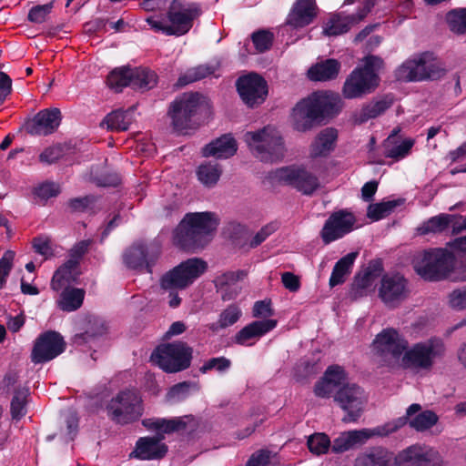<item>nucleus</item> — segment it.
Listing matches in <instances>:
<instances>
[{
	"label": "nucleus",
	"mask_w": 466,
	"mask_h": 466,
	"mask_svg": "<svg viewBox=\"0 0 466 466\" xmlns=\"http://www.w3.org/2000/svg\"><path fill=\"white\" fill-rule=\"evenodd\" d=\"M341 110V99L332 92H314L301 99L293 108L292 127L299 132H307L326 120L334 117Z\"/></svg>",
	"instance_id": "nucleus-1"
},
{
	"label": "nucleus",
	"mask_w": 466,
	"mask_h": 466,
	"mask_svg": "<svg viewBox=\"0 0 466 466\" xmlns=\"http://www.w3.org/2000/svg\"><path fill=\"white\" fill-rule=\"evenodd\" d=\"M218 226V218L213 212L188 213L174 231V244L186 251L202 248L211 240Z\"/></svg>",
	"instance_id": "nucleus-2"
},
{
	"label": "nucleus",
	"mask_w": 466,
	"mask_h": 466,
	"mask_svg": "<svg viewBox=\"0 0 466 466\" xmlns=\"http://www.w3.org/2000/svg\"><path fill=\"white\" fill-rule=\"evenodd\" d=\"M192 416L177 417L173 419L151 418L142 420V424L149 431H157V437L139 438L136 444V450L132 452L140 460H157L163 458L167 447L161 443L165 433H172L185 430L187 423L193 421Z\"/></svg>",
	"instance_id": "nucleus-3"
},
{
	"label": "nucleus",
	"mask_w": 466,
	"mask_h": 466,
	"mask_svg": "<svg viewBox=\"0 0 466 466\" xmlns=\"http://www.w3.org/2000/svg\"><path fill=\"white\" fill-rule=\"evenodd\" d=\"M210 109L208 98L198 92H187L170 103L167 116L175 131L186 133L196 129L200 116Z\"/></svg>",
	"instance_id": "nucleus-4"
},
{
	"label": "nucleus",
	"mask_w": 466,
	"mask_h": 466,
	"mask_svg": "<svg viewBox=\"0 0 466 466\" xmlns=\"http://www.w3.org/2000/svg\"><path fill=\"white\" fill-rule=\"evenodd\" d=\"M203 14L202 5L197 2L173 0L167 13V21L147 18L148 25L167 35L181 36L193 27L194 22Z\"/></svg>",
	"instance_id": "nucleus-5"
},
{
	"label": "nucleus",
	"mask_w": 466,
	"mask_h": 466,
	"mask_svg": "<svg viewBox=\"0 0 466 466\" xmlns=\"http://www.w3.org/2000/svg\"><path fill=\"white\" fill-rule=\"evenodd\" d=\"M383 66L381 58L368 56L364 65L356 67L346 78L342 95L347 99L362 97L372 93L380 85L379 72Z\"/></svg>",
	"instance_id": "nucleus-6"
},
{
	"label": "nucleus",
	"mask_w": 466,
	"mask_h": 466,
	"mask_svg": "<svg viewBox=\"0 0 466 466\" xmlns=\"http://www.w3.org/2000/svg\"><path fill=\"white\" fill-rule=\"evenodd\" d=\"M207 268L206 261L193 258L181 262L163 275L160 279V286L165 290H170L168 294L169 307L177 308L181 303V298L174 289H186L199 278L207 270Z\"/></svg>",
	"instance_id": "nucleus-7"
},
{
	"label": "nucleus",
	"mask_w": 466,
	"mask_h": 466,
	"mask_svg": "<svg viewBox=\"0 0 466 466\" xmlns=\"http://www.w3.org/2000/svg\"><path fill=\"white\" fill-rule=\"evenodd\" d=\"M416 273L428 281L447 279L453 271L455 257L444 248H431L419 252L413 258Z\"/></svg>",
	"instance_id": "nucleus-8"
},
{
	"label": "nucleus",
	"mask_w": 466,
	"mask_h": 466,
	"mask_svg": "<svg viewBox=\"0 0 466 466\" xmlns=\"http://www.w3.org/2000/svg\"><path fill=\"white\" fill-rule=\"evenodd\" d=\"M243 138L252 154L262 162H277L285 156L283 138L273 127L248 131L244 134Z\"/></svg>",
	"instance_id": "nucleus-9"
},
{
	"label": "nucleus",
	"mask_w": 466,
	"mask_h": 466,
	"mask_svg": "<svg viewBox=\"0 0 466 466\" xmlns=\"http://www.w3.org/2000/svg\"><path fill=\"white\" fill-rule=\"evenodd\" d=\"M446 347L440 338H431L417 342L405 350L401 358V365L414 371L430 370L437 360L444 357Z\"/></svg>",
	"instance_id": "nucleus-10"
},
{
	"label": "nucleus",
	"mask_w": 466,
	"mask_h": 466,
	"mask_svg": "<svg viewBox=\"0 0 466 466\" xmlns=\"http://www.w3.org/2000/svg\"><path fill=\"white\" fill-rule=\"evenodd\" d=\"M408 346L405 337L393 328L382 329L372 342L375 356L383 365L389 367L400 362Z\"/></svg>",
	"instance_id": "nucleus-11"
},
{
	"label": "nucleus",
	"mask_w": 466,
	"mask_h": 466,
	"mask_svg": "<svg viewBox=\"0 0 466 466\" xmlns=\"http://www.w3.org/2000/svg\"><path fill=\"white\" fill-rule=\"evenodd\" d=\"M193 349L186 342L176 341L158 347L152 360L166 372H178L190 366Z\"/></svg>",
	"instance_id": "nucleus-12"
},
{
	"label": "nucleus",
	"mask_w": 466,
	"mask_h": 466,
	"mask_svg": "<svg viewBox=\"0 0 466 466\" xmlns=\"http://www.w3.org/2000/svg\"><path fill=\"white\" fill-rule=\"evenodd\" d=\"M106 411L115 423H132L143 414L142 400L136 391L124 390L111 399L106 405Z\"/></svg>",
	"instance_id": "nucleus-13"
},
{
	"label": "nucleus",
	"mask_w": 466,
	"mask_h": 466,
	"mask_svg": "<svg viewBox=\"0 0 466 466\" xmlns=\"http://www.w3.org/2000/svg\"><path fill=\"white\" fill-rule=\"evenodd\" d=\"M270 177L274 181L291 186L307 196L312 195L320 187L318 177L303 167L277 168Z\"/></svg>",
	"instance_id": "nucleus-14"
},
{
	"label": "nucleus",
	"mask_w": 466,
	"mask_h": 466,
	"mask_svg": "<svg viewBox=\"0 0 466 466\" xmlns=\"http://www.w3.org/2000/svg\"><path fill=\"white\" fill-rule=\"evenodd\" d=\"M368 397L362 388L355 383L341 386L334 395V401L346 412L342 421L355 422L363 412Z\"/></svg>",
	"instance_id": "nucleus-15"
},
{
	"label": "nucleus",
	"mask_w": 466,
	"mask_h": 466,
	"mask_svg": "<svg viewBox=\"0 0 466 466\" xmlns=\"http://www.w3.org/2000/svg\"><path fill=\"white\" fill-rule=\"evenodd\" d=\"M443 75L444 70L434 61L428 60L427 56L407 60L396 71L398 80L404 82L436 80Z\"/></svg>",
	"instance_id": "nucleus-16"
},
{
	"label": "nucleus",
	"mask_w": 466,
	"mask_h": 466,
	"mask_svg": "<svg viewBox=\"0 0 466 466\" xmlns=\"http://www.w3.org/2000/svg\"><path fill=\"white\" fill-rule=\"evenodd\" d=\"M160 252V245L157 241L136 242L125 251L123 260L129 268L139 270L146 268L150 272Z\"/></svg>",
	"instance_id": "nucleus-17"
},
{
	"label": "nucleus",
	"mask_w": 466,
	"mask_h": 466,
	"mask_svg": "<svg viewBox=\"0 0 466 466\" xmlns=\"http://www.w3.org/2000/svg\"><path fill=\"white\" fill-rule=\"evenodd\" d=\"M409 295L408 280L400 273H387L380 279L379 297L389 307L394 308Z\"/></svg>",
	"instance_id": "nucleus-18"
},
{
	"label": "nucleus",
	"mask_w": 466,
	"mask_h": 466,
	"mask_svg": "<svg viewBox=\"0 0 466 466\" xmlns=\"http://www.w3.org/2000/svg\"><path fill=\"white\" fill-rule=\"evenodd\" d=\"M237 89L243 102L250 107L263 103L268 95L267 82L256 73L240 76Z\"/></svg>",
	"instance_id": "nucleus-19"
},
{
	"label": "nucleus",
	"mask_w": 466,
	"mask_h": 466,
	"mask_svg": "<svg viewBox=\"0 0 466 466\" xmlns=\"http://www.w3.org/2000/svg\"><path fill=\"white\" fill-rule=\"evenodd\" d=\"M355 223V216L346 209H341L332 213L325 221L320 231L322 241L325 244H329L339 238H341L346 234L353 230Z\"/></svg>",
	"instance_id": "nucleus-20"
},
{
	"label": "nucleus",
	"mask_w": 466,
	"mask_h": 466,
	"mask_svg": "<svg viewBox=\"0 0 466 466\" xmlns=\"http://www.w3.org/2000/svg\"><path fill=\"white\" fill-rule=\"evenodd\" d=\"M398 466H441L439 452L432 448L412 445L401 451L395 459Z\"/></svg>",
	"instance_id": "nucleus-21"
},
{
	"label": "nucleus",
	"mask_w": 466,
	"mask_h": 466,
	"mask_svg": "<svg viewBox=\"0 0 466 466\" xmlns=\"http://www.w3.org/2000/svg\"><path fill=\"white\" fill-rule=\"evenodd\" d=\"M66 343L63 337L56 331L42 334L34 346L32 361L44 363L55 359L65 350Z\"/></svg>",
	"instance_id": "nucleus-22"
},
{
	"label": "nucleus",
	"mask_w": 466,
	"mask_h": 466,
	"mask_svg": "<svg viewBox=\"0 0 466 466\" xmlns=\"http://www.w3.org/2000/svg\"><path fill=\"white\" fill-rule=\"evenodd\" d=\"M396 429L397 426L389 428V425H387L381 428L378 427L372 431L361 430L344 431L339 437L334 439L331 444V451L334 453L345 452L353 448L356 444L362 443L371 436L388 435L389 433L394 431Z\"/></svg>",
	"instance_id": "nucleus-23"
},
{
	"label": "nucleus",
	"mask_w": 466,
	"mask_h": 466,
	"mask_svg": "<svg viewBox=\"0 0 466 466\" xmlns=\"http://www.w3.org/2000/svg\"><path fill=\"white\" fill-rule=\"evenodd\" d=\"M277 324L276 319L254 320L235 334L233 342L241 346H253L260 338L273 330Z\"/></svg>",
	"instance_id": "nucleus-24"
},
{
	"label": "nucleus",
	"mask_w": 466,
	"mask_h": 466,
	"mask_svg": "<svg viewBox=\"0 0 466 466\" xmlns=\"http://www.w3.org/2000/svg\"><path fill=\"white\" fill-rule=\"evenodd\" d=\"M60 121L61 112L58 108L44 109L35 116L26 129L33 136H47L56 130Z\"/></svg>",
	"instance_id": "nucleus-25"
},
{
	"label": "nucleus",
	"mask_w": 466,
	"mask_h": 466,
	"mask_svg": "<svg viewBox=\"0 0 466 466\" xmlns=\"http://www.w3.org/2000/svg\"><path fill=\"white\" fill-rule=\"evenodd\" d=\"M316 16L315 0H297L288 15L287 24L294 28H301L311 24Z\"/></svg>",
	"instance_id": "nucleus-26"
},
{
	"label": "nucleus",
	"mask_w": 466,
	"mask_h": 466,
	"mask_svg": "<svg viewBox=\"0 0 466 466\" xmlns=\"http://www.w3.org/2000/svg\"><path fill=\"white\" fill-rule=\"evenodd\" d=\"M338 131L334 127H325L320 130L309 147V157L311 158L326 157L336 147Z\"/></svg>",
	"instance_id": "nucleus-27"
},
{
	"label": "nucleus",
	"mask_w": 466,
	"mask_h": 466,
	"mask_svg": "<svg viewBox=\"0 0 466 466\" xmlns=\"http://www.w3.org/2000/svg\"><path fill=\"white\" fill-rule=\"evenodd\" d=\"M238 145L230 134H226L206 145L202 150L204 157L228 158L235 155Z\"/></svg>",
	"instance_id": "nucleus-28"
},
{
	"label": "nucleus",
	"mask_w": 466,
	"mask_h": 466,
	"mask_svg": "<svg viewBox=\"0 0 466 466\" xmlns=\"http://www.w3.org/2000/svg\"><path fill=\"white\" fill-rule=\"evenodd\" d=\"M412 139L400 140L397 131L393 130L383 143V154L387 157L400 159L405 157L413 147Z\"/></svg>",
	"instance_id": "nucleus-29"
},
{
	"label": "nucleus",
	"mask_w": 466,
	"mask_h": 466,
	"mask_svg": "<svg viewBox=\"0 0 466 466\" xmlns=\"http://www.w3.org/2000/svg\"><path fill=\"white\" fill-rule=\"evenodd\" d=\"M392 455L381 447L371 448L360 454L354 466H391Z\"/></svg>",
	"instance_id": "nucleus-30"
},
{
	"label": "nucleus",
	"mask_w": 466,
	"mask_h": 466,
	"mask_svg": "<svg viewBox=\"0 0 466 466\" xmlns=\"http://www.w3.org/2000/svg\"><path fill=\"white\" fill-rule=\"evenodd\" d=\"M339 70V62L331 58L311 66L308 71V76L313 81H329L335 79Z\"/></svg>",
	"instance_id": "nucleus-31"
},
{
	"label": "nucleus",
	"mask_w": 466,
	"mask_h": 466,
	"mask_svg": "<svg viewBox=\"0 0 466 466\" xmlns=\"http://www.w3.org/2000/svg\"><path fill=\"white\" fill-rule=\"evenodd\" d=\"M133 122L132 109L115 110L107 114L100 123V127H106L109 131H127Z\"/></svg>",
	"instance_id": "nucleus-32"
},
{
	"label": "nucleus",
	"mask_w": 466,
	"mask_h": 466,
	"mask_svg": "<svg viewBox=\"0 0 466 466\" xmlns=\"http://www.w3.org/2000/svg\"><path fill=\"white\" fill-rule=\"evenodd\" d=\"M393 104V98L386 96L378 100H373L362 106L357 115L356 121L359 123L367 122L383 114Z\"/></svg>",
	"instance_id": "nucleus-33"
},
{
	"label": "nucleus",
	"mask_w": 466,
	"mask_h": 466,
	"mask_svg": "<svg viewBox=\"0 0 466 466\" xmlns=\"http://www.w3.org/2000/svg\"><path fill=\"white\" fill-rule=\"evenodd\" d=\"M357 256L358 253L351 252L336 262L329 278L330 287H335L345 282L346 277L351 272V268Z\"/></svg>",
	"instance_id": "nucleus-34"
},
{
	"label": "nucleus",
	"mask_w": 466,
	"mask_h": 466,
	"mask_svg": "<svg viewBox=\"0 0 466 466\" xmlns=\"http://www.w3.org/2000/svg\"><path fill=\"white\" fill-rule=\"evenodd\" d=\"M241 316L242 311L240 308L237 304H230L221 311L217 322L209 323L207 327L212 332L217 333L220 329L237 323Z\"/></svg>",
	"instance_id": "nucleus-35"
},
{
	"label": "nucleus",
	"mask_w": 466,
	"mask_h": 466,
	"mask_svg": "<svg viewBox=\"0 0 466 466\" xmlns=\"http://www.w3.org/2000/svg\"><path fill=\"white\" fill-rule=\"evenodd\" d=\"M132 88L142 92L154 88L157 84V75L147 68H132Z\"/></svg>",
	"instance_id": "nucleus-36"
},
{
	"label": "nucleus",
	"mask_w": 466,
	"mask_h": 466,
	"mask_svg": "<svg viewBox=\"0 0 466 466\" xmlns=\"http://www.w3.org/2000/svg\"><path fill=\"white\" fill-rule=\"evenodd\" d=\"M359 22L354 14L347 16L335 15L327 23L324 27V34L329 36L341 35L348 32L353 25Z\"/></svg>",
	"instance_id": "nucleus-37"
},
{
	"label": "nucleus",
	"mask_w": 466,
	"mask_h": 466,
	"mask_svg": "<svg viewBox=\"0 0 466 466\" xmlns=\"http://www.w3.org/2000/svg\"><path fill=\"white\" fill-rule=\"evenodd\" d=\"M85 298V290L76 288L65 289L61 293L59 308L64 311H74L79 309Z\"/></svg>",
	"instance_id": "nucleus-38"
},
{
	"label": "nucleus",
	"mask_w": 466,
	"mask_h": 466,
	"mask_svg": "<svg viewBox=\"0 0 466 466\" xmlns=\"http://www.w3.org/2000/svg\"><path fill=\"white\" fill-rule=\"evenodd\" d=\"M455 218L456 216L454 215L440 214L429 218L418 228V230L421 235L441 233L446 230Z\"/></svg>",
	"instance_id": "nucleus-39"
},
{
	"label": "nucleus",
	"mask_w": 466,
	"mask_h": 466,
	"mask_svg": "<svg viewBox=\"0 0 466 466\" xmlns=\"http://www.w3.org/2000/svg\"><path fill=\"white\" fill-rule=\"evenodd\" d=\"M221 174V167L218 164L210 161L201 164L197 170L198 180L208 187L215 186Z\"/></svg>",
	"instance_id": "nucleus-40"
},
{
	"label": "nucleus",
	"mask_w": 466,
	"mask_h": 466,
	"mask_svg": "<svg viewBox=\"0 0 466 466\" xmlns=\"http://www.w3.org/2000/svg\"><path fill=\"white\" fill-rule=\"evenodd\" d=\"M28 397L29 390L26 387H18L15 390L10 407L13 420H19L26 414V404Z\"/></svg>",
	"instance_id": "nucleus-41"
},
{
	"label": "nucleus",
	"mask_w": 466,
	"mask_h": 466,
	"mask_svg": "<svg viewBox=\"0 0 466 466\" xmlns=\"http://www.w3.org/2000/svg\"><path fill=\"white\" fill-rule=\"evenodd\" d=\"M132 68L131 67H119L114 69L107 76V86L119 92L123 87L132 86Z\"/></svg>",
	"instance_id": "nucleus-42"
},
{
	"label": "nucleus",
	"mask_w": 466,
	"mask_h": 466,
	"mask_svg": "<svg viewBox=\"0 0 466 466\" xmlns=\"http://www.w3.org/2000/svg\"><path fill=\"white\" fill-rule=\"evenodd\" d=\"M402 203V199H397L370 204L368 207L367 216L373 221H378L389 216L397 207L400 206Z\"/></svg>",
	"instance_id": "nucleus-43"
},
{
	"label": "nucleus",
	"mask_w": 466,
	"mask_h": 466,
	"mask_svg": "<svg viewBox=\"0 0 466 466\" xmlns=\"http://www.w3.org/2000/svg\"><path fill=\"white\" fill-rule=\"evenodd\" d=\"M446 22L451 31L457 35L466 34V7L455 8L446 15Z\"/></svg>",
	"instance_id": "nucleus-44"
},
{
	"label": "nucleus",
	"mask_w": 466,
	"mask_h": 466,
	"mask_svg": "<svg viewBox=\"0 0 466 466\" xmlns=\"http://www.w3.org/2000/svg\"><path fill=\"white\" fill-rule=\"evenodd\" d=\"M308 447L309 451L316 455H322L331 450L329 437L325 433H314L308 439Z\"/></svg>",
	"instance_id": "nucleus-45"
},
{
	"label": "nucleus",
	"mask_w": 466,
	"mask_h": 466,
	"mask_svg": "<svg viewBox=\"0 0 466 466\" xmlns=\"http://www.w3.org/2000/svg\"><path fill=\"white\" fill-rule=\"evenodd\" d=\"M239 280V277L235 272H226L215 279V286L218 290L221 291V299L224 301L230 300L237 296V292L235 293H228L224 289L231 284L236 283Z\"/></svg>",
	"instance_id": "nucleus-46"
},
{
	"label": "nucleus",
	"mask_w": 466,
	"mask_h": 466,
	"mask_svg": "<svg viewBox=\"0 0 466 466\" xmlns=\"http://www.w3.org/2000/svg\"><path fill=\"white\" fill-rule=\"evenodd\" d=\"M437 421L438 416L433 411L425 410L411 419L410 425L418 431H423L434 426Z\"/></svg>",
	"instance_id": "nucleus-47"
},
{
	"label": "nucleus",
	"mask_w": 466,
	"mask_h": 466,
	"mask_svg": "<svg viewBox=\"0 0 466 466\" xmlns=\"http://www.w3.org/2000/svg\"><path fill=\"white\" fill-rule=\"evenodd\" d=\"M211 70L208 66H200L188 70L185 75L179 76L177 86H184L189 83L198 81L211 74Z\"/></svg>",
	"instance_id": "nucleus-48"
},
{
	"label": "nucleus",
	"mask_w": 466,
	"mask_h": 466,
	"mask_svg": "<svg viewBox=\"0 0 466 466\" xmlns=\"http://www.w3.org/2000/svg\"><path fill=\"white\" fill-rule=\"evenodd\" d=\"M252 42L258 53L268 50L273 43L274 35L269 30H258L251 35Z\"/></svg>",
	"instance_id": "nucleus-49"
},
{
	"label": "nucleus",
	"mask_w": 466,
	"mask_h": 466,
	"mask_svg": "<svg viewBox=\"0 0 466 466\" xmlns=\"http://www.w3.org/2000/svg\"><path fill=\"white\" fill-rule=\"evenodd\" d=\"M53 7V1L46 5H35L29 10L27 18L32 23L42 24L46 21V18L52 12Z\"/></svg>",
	"instance_id": "nucleus-50"
},
{
	"label": "nucleus",
	"mask_w": 466,
	"mask_h": 466,
	"mask_svg": "<svg viewBox=\"0 0 466 466\" xmlns=\"http://www.w3.org/2000/svg\"><path fill=\"white\" fill-rule=\"evenodd\" d=\"M15 256V253L13 250H6L0 259V289L5 286L13 268Z\"/></svg>",
	"instance_id": "nucleus-51"
},
{
	"label": "nucleus",
	"mask_w": 466,
	"mask_h": 466,
	"mask_svg": "<svg viewBox=\"0 0 466 466\" xmlns=\"http://www.w3.org/2000/svg\"><path fill=\"white\" fill-rule=\"evenodd\" d=\"M96 201V197L89 195L82 198H71L67 204L72 212H85L92 209Z\"/></svg>",
	"instance_id": "nucleus-52"
},
{
	"label": "nucleus",
	"mask_w": 466,
	"mask_h": 466,
	"mask_svg": "<svg viewBox=\"0 0 466 466\" xmlns=\"http://www.w3.org/2000/svg\"><path fill=\"white\" fill-rule=\"evenodd\" d=\"M231 366L230 360L226 357L211 358L208 360L199 370L202 373H207L209 370H215L218 372H223L228 370Z\"/></svg>",
	"instance_id": "nucleus-53"
},
{
	"label": "nucleus",
	"mask_w": 466,
	"mask_h": 466,
	"mask_svg": "<svg viewBox=\"0 0 466 466\" xmlns=\"http://www.w3.org/2000/svg\"><path fill=\"white\" fill-rule=\"evenodd\" d=\"M35 251L45 258H48L54 255V248L51 239L48 237H36L32 241Z\"/></svg>",
	"instance_id": "nucleus-54"
},
{
	"label": "nucleus",
	"mask_w": 466,
	"mask_h": 466,
	"mask_svg": "<svg viewBox=\"0 0 466 466\" xmlns=\"http://www.w3.org/2000/svg\"><path fill=\"white\" fill-rule=\"evenodd\" d=\"M190 383L184 381L174 385L167 394L168 401L177 402L185 400L189 393Z\"/></svg>",
	"instance_id": "nucleus-55"
},
{
	"label": "nucleus",
	"mask_w": 466,
	"mask_h": 466,
	"mask_svg": "<svg viewBox=\"0 0 466 466\" xmlns=\"http://www.w3.org/2000/svg\"><path fill=\"white\" fill-rule=\"evenodd\" d=\"M274 315V310L271 308L270 300H258L254 303L252 309V316L257 319L263 318L264 319H270L269 318Z\"/></svg>",
	"instance_id": "nucleus-56"
},
{
	"label": "nucleus",
	"mask_w": 466,
	"mask_h": 466,
	"mask_svg": "<svg viewBox=\"0 0 466 466\" xmlns=\"http://www.w3.org/2000/svg\"><path fill=\"white\" fill-rule=\"evenodd\" d=\"M278 228L277 223H268L262 227L260 230L251 239L249 246L250 248H256L264 242L272 233Z\"/></svg>",
	"instance_id": "nucleus-57"
},
{
	"label": "nucleus",
	"mask_w": 466,
	"mask_h": 466,
	"mask_svg": "<svg viewBox=\"0 0 466 466\" xmlns=\"http://www.w3.org/2000/svg\"><path fill=\"white\" fill-rule=\"evenodd\" d=\"M449 303L452 309H466V286L461 289H454L449 295Z\"/></svg>",
	"instance_id": "nucleus-58"
},
{
	"label": "nucleus",
	"mask_w": 466,
	"mask_h": 466,
	"mask_svg": "<svg viewBox=\"0 0 466 466\" xmlns=\"http://www.w3.org/2000/svg\"><path fill=\"white\" fill-rule=\"evenodd\" d=\"M375 270H380V265H378V268L374 269H371V266H370L361 276H357L354 286L361 291L370 288L373 283V271Z\"/></svg>",
	"instance_id": "nucleus-59"
},
{
	"label": "nucleus",
	"mask_w": 466,
	"mask_h": 466,
	"mask_svg": "<svg viewBox=\"0 0 466 466\" xmlns=\"http://www.w3.org/2000/svg\"><path fill=\"white\" fill-rule=\"evenodd\" d=\"M324 377L333 386H338L345 380V371L338 365L330 366L327 369Z\"/></svg>",
	"instance_id": "nucleus-60"
},
{
	"label": "nucleus",
	"mask_w": 466,
	"mask_h": 466,
	"mask_svg": "<svg viewBox=\"0 0 466 466\" xmlns=\"http://www.w3.org/2000/svg\"><path fill=\"white\" fill-rule=\"evenodd\" d=\"M59 187L53 182H46L36 188V195L45 199L56 197L59 194Z\"/></svg>",
	"instance_id": "nucleus-61"
},
{
	"label": "nucleus",
	"mask_w": 466,
	"mask_h": 466,
	"mask_svg": "<svg viewBox=\"0 0 466 466\" xmlns=\"http://www.w3.org/2000/svg\"><path fill=\"white\" fill-rule=\"evenodd\" d=\"M283 286L290 292H296L300 288V281L298 276L291 272H284L281 275Z\"/></svg>",
	"instance_id": "nucleus-62"
},
{
	"label": "nucleus",
	"mask_w": 466,
	"mask_h": 466,
	"mask_svg": "<svg viewBox=\"0 0 466 466\" xmlns=\"http://www.w3.org/2000/svg\"><path fill=\"white\" fill-rule=\"evenodd\" d=\"M12 91V79L0 71V103L2 104Z\"/></svg>",
	"instance_id": "nucleus-63"
},
{
	"label": "nucleus",
	"mask_w": 466,
	"mask_h": 466,
	"mask_svg": "<svg viewBox=\"0 0 466 466\" xmlns=\"http://www.w3.org/2000/svg\"><path fill=\"white\" fill-rule=\"evenodd\" d=\"M332 384L323 378L322 380L316 383L314 387V393L320 398H329L332 392Z\"/></svg>",
	"instance_id": "nucleus-64"
}]
</instances>
